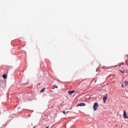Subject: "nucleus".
Returning <instances> with one entry per match:
<instances>
[{
  "label": "nucleus",
  "mask_w": 128,
  "mask_h": 128,
  "mask_svg": "<svg viewBox=\"0 0 128 128\" xmlns=\"http://www.w3.org/2000/svg\"><path fill=\"white\" fill-rule=\"evenodd\" d=\"M126 64H128V62H126Z\"/></svg>",
  "instance_id": "12"
},
{
  "label": "nucleus",
  "mask_w": 128,
  "mask_h": 128,
  "mask_svg": "<svg viewBox=\"0 0 128 128\" xmlns=\"http://www.w3.org/2000/svg\"><path fill=\"white\" fill-rule=\"evenodd\" d=\"M120 66H122V64H120Z\"/></svg>",
  "instance_id": "13"
},
{
  "label": "nucleus",
  "mask_w": 128,
  "mask_h": 128,
  "mask_svg": "<svg viewBox=\"0 0 128 128\" xmlns=\"http://www.w3.org/2000/svg\"><path fill=\"white\" fill-rule=\"evenodd\" d=\"M125 86H128V81L124 82Z\"/></svg>",
  "instance_id": "7"
},
{
  "label": "nucleus",
  "mask_w": 128,
  "mask_h": 128,
  "mask_svg": "<svg viewBox=\"0 0 128 128\" xmlns=\"http://www.w3.org/2000/svg\"><path fill=\"white\" fill-rule=\"evenodd\" d=\"M107 99H108V94H106L105 96H103V101L104 104H106V102Z\"/></svg>",
  "instance_id": "2"
},
{
  "label": "nucleus",
  "mask_w": 128,
  "mask_h": 128,
  "mask_svg": "<svg viewBox=\"0 0 128 128\" xmlns=\"http://www.w3.org/2000/svg\"><path fill=\"white\" fill-rule=\"evenodd\" d=\"M98 102H95L93 106L94 110V112H96V110H98Z\"/></svg>",
  "instance_id": "1"
},
{
  "label": "nucleus",
  "mask_w": 128,
  "mask_h": 128,
  "mask_svg": "<svg viewBox=\"0 0 128 128\" xmlns=\"http://www.w3.org/2000/svg\"><path fill=\"white\" fill-rule=\"evenodd\" d=\"M76 91L74 90H73L72 91H69L68 92V94H69L70 96H72V94H74Z\"/></svg>",
  "instance_id": "5"
},
{
  "label": "nucleus",
  "mask_w": 128,
  "mask_h": 128,
  "mask_svg": "<svg viewBox=\"0 0 128 128\" xmlns=\"http://www.w3.org/2000/svg\"><path fill=\"white\" fill-rule=\"evenodd\" d=\"M46 90V88H42L40 91V92H44Z\"/></svg>",
  "instance_id": "6"
},
{
  "label": "nucleus",
  "mask_w": 128,
  "mask_h": 128,
  "mask_svg": "<svg viewBox=\"0 0 128 128\" xmlns=\"http://www.w3.org/2000/svg\"><path fill=\"white\" fill-rule=\"evenodd\" d=\"M86 106L85 103H80L77 105V106Z\"/></svg>",
  "instance_id": "3"
},
{
  "label": "nucleus",
  "mask_w": 128,
  "mask_h": 128,
  "mask_svg": "<svg viewBox=\"0 0 128 128\" xmlns=\"http://www.w3.org/2000/svg\"><path fill=\"white\" fill-rule=\"evenodd\" d=\"M63 114H65L66 116V112H64V111H63Z\"/></svg>",
  "instance_id": "9"
},
{
  "label": "nucleus",
  "mask_w": 128,
  "mask_h": 128,
  "mask_svg": "<svg viewBox=\"0 0 128 128\" xmlns=\"http://www.w3.org/2000/svg\"><path fill=\"white\" fill-rule=\"evenodd\" d=\"M2 77L4 79L6 78V74H4V75L2 76Z\"/></svg>",
  "instance_id": "8"
},
{
  "label": "nucleus",
  "mask_w": 128,
  "mask_h": 128,
  "mask_svg": "<svg viewBox=\"0 0 128 128\" xmlns=\"http://www.w3.org/2000/svg\"><path fill=\"white\" fill-rule=\"evenodd\" d=\"M123 116L124 118H128V116H126V111H124Z\"/></svg>",
  "instance_id": "4"
},
{
  "label": "nucleus",
  "mask_w": 128,
  "mask_h": 128,
  "mask_svg": "<svg viewBox=\"0 0 128 128\" xmlns=\"http://www.w3.org/2000/svg\"><path fill=\"white\" fill-rule=\"evenodd\" d=\"M28 116H30V115Z\"/></svg>",
  "instance_id": "15"
},
{
  "label": "nucleus",
  "mask_w": 128,
  "mask_h": 128,
  "mask_svg": "<svg viewBox=\"0 0 128 128\" xmlns=\"http://www.w3.org/2000/svg\"><path fill=\"white\" fill-rule=\"evenodd\" d=\"M122 74H124V71H120Z\"/></svg>",
  "instance_id": "10"
},
{
  "label": "nucleus",
  "mask_w": 128,
  "mask_h": 128,
  "mask_svg": "<svg viewBox=\"0 0 128 128\" xmlns=\"http://www.w3.org/2000/svg\"><path fill=\"white\" fill-rule=\"evenodd\" d=\"M122 88H124V85L122 84Z\"/></svg>",
  "instance_id": "11"
},
{
  "label": "nucleus",
  "mask_w": 128,
  "mask_h": 128,
  "mask_svg": "<svg viewBox=\"0 0 128 128\" xmlns=\"http://www.w3.org/2000/svg\"><path fill=\"white\" fill-rule=\"evenodd\" d=\"M40 84H38V86H40Z\"/></svg>",
  "instance_id": "14"
}]
</instances>
